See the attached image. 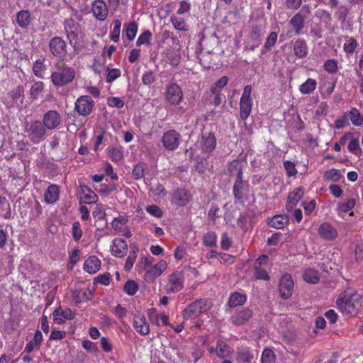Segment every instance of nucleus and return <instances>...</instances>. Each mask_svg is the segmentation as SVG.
<instances>
[{"label":"nucleus","instance_id":"1a4fd4ad","mask_svg":"<svg viewBox=\"0 0 363 363\" xmlns=\"http://www.w3.org/2000/svg\"><path fill=\"white\" fill-rule=\"evenodd\" d=\"M94 101L88 95L81 96L74 103V111L81 116H89L93 111Z\"/></svg>","mask_w":363,"mask_h":363},{"label":"nucleus","instance_id":"a19ab883","mask_svg":"<svg viewBox=\"0 0 363 363\" xmlns=\"http://www.w3.org/2000/svg\"><path fill=\"white\" fill-rule=\"evenodd\" d=\"M347 113V117L349 116L350 121L354 126L362 125L363 116L356 107L351 108V109Z\"/></svg>","mask_w":363,"mask_h":363},{"label":"nucleus","instance_id":"20e7f679","mask_svg":"<svg viewBox=\"0 0 363 363\" xmlns=\"http://www.w3.org/2000/svg\"><path fill=\"white\" fill-rule=\"evenodd\" d=\"M46 130V128L40 120L31 121L25 124V132L33 144H39L45 140Z\"/></svg>","mask_w":363,"mask_h":363},{"label":"nucleus","instance_id":"774afa93","mask_svg":"<svg viewBox=\"0 0 363 363\" xmlns=\"http://www.w3.org/2000/svg\"><path fill=\"white\" fill-rule=\"evenodd\" d=\"M283 165L289 177H294L297 174L296 165L293 162L289 160L284 161Z\"/></svg>","mask_w":363,"mask_h":363},{"label":"nucleus","instance_id":"423d86ee","mask_svg":"<svg viewBox=\"0 0 363 363\" xmlns=\"http://www.w3.org/2000/svg\"><path fill=\"white\" fill-rule=\"evenodd\" d=\"M234 203L243 205L249 199L250 184L243 179H235L233 187Z\"/></svg>","mask_w":363,"mask_h":363},{"label":"nucleus","instance_id":"c03bdc74","mask_svg":"<svg viewBox=\"0 0 363 363\" xmlns=\"http://www.w3.org/2000/svg\"><path fill=\"white\" fill-rule=\"evenodd\" d=\"M303 279L309 284H317L320 280L318 272L314 269H306L303 273Z\"/></svg>","mask_w":363,"mask_h":363},{"label":"nucleus","instance_id":"49530a36","mask_svg":"<svg viewBox=\"0 0 363 363\" xmlns=\"http://www.w3.org/2000/svg\"><path fill=\"white\" fill-rule=\"evenodd\" d=\"M253 357V354L248 347L241 348L238 352L237 359L242 362L250 363Z\"/></svg>","mask_w":363,"mask_h":363},{"label":"nucleus","instance_id":"0eeeda50","mask_svg":"<svg viewBox=\"0 0 363 363\" xmlns=\"http://www.w3.org/2000/svg\"><path fill=\"white\" fill-rule=\"evenodd\" d=\"M252 86L246 85L244 87L243 92L240 100V116L242 121L247 120L250 116L253 105L252 99L251 97Z\"/></svg>","mask_w":363,"mask_h":363},{"label":"nucleus","instance_id":"f03ea898","mask_svg":"<svg viewBox=\"0 0 363 363\" xmlns=\"http://www.w3.org/2000/svg\"><path fill=\"white\" fill-rule=\"evenodd\" d=\"M55 70L51 74V81L55 86H63L75 78L74 69L63 61L55 64Z\"/></svg>","mask_w":363,"mask_h":363},{"label":"nucleus","instance_id":"c9c22d12","mask_svg":"<svg viewBox=\"0 0 363 363\" xmlns=\"http://www.w3.org/2000/svg\"><path fill=\"white\" fill-rule=\"evenodd\" d=\"M228 171L230 177L235 175L236 179H243L242 164L238 160L230 162L228 167Z\"/></svg>","mask_w":363,"mask_h":363},{"label":"nucleus","instance_id":"bf43d9fd","mask_svg":"<svg viewBox=\"0 0 363 363\" xmlns=\"http://www.w3.org/2000/svg\"><path fill=\"white\" fill-rule=\"evenodd\" d=\"M138 252V248H137L136 250H133L129 252V255L125 260V263L124 265V269L126 272H129L132 269L134 263L135 262Z\"/></svg>","mask_w":363,"mask_h":363},{"label":"nucleus","instance_id":"c756f323","mask_svg":"<svg viewBox=\"0 0 363 363\" xmlns=\"http://www.w3.org/2000/svg\"><path fill=\"white\" fill-rule=\"evenodd\" d=\"M101 267V260L94 255L89 257L84 263V270L89 274L97 272Z\"/></svg>","mask_w":363,"mask_h":363},{"label":"nucleus","instance_id":"de8ad7c7","mask_svg":"<svg viewBox=\"0 0 363 363\" xmlns=\"http://www.w3.org/2000/svg\"><path fill=\"white\" fill-rule=\"evenodd\" d=\"M107 135H109V133H108L106 131H105L103 129H100L95 132V143H94V150L95 152H96L99 149L100 145H101L102 144H104L105 145L104 140H105V137ZM110 135H111L110 134Z\"/></svg>","mask_w":363,"mask_h":363},{"label":"nucleus","instance_id":"6ab92c4d","mask_svg":"<svg viewBox=\"0 0 363 363\" xmlns=\"http://www.w3.org/2000/svg\"><path fill=\"white\" fill-rule=\"evenodd\" d=\"M91 11L94 16L100 21H105L108 16V7L104 0H94L92 3Z\"/></svg>","mask_w":363,"mask_h":363},{"label":"nucleus","instance_id":"2f4dec72","mask_svg":"<svg viewBox=\"0 0 363 363\" xmlns=\"http://www.w3.org/2000/svg\"><path fill=\"white\" fill-rule=\"evenodd\" d=\"M306 16L300 12L296 13L289 21V25L293 28L295 34L299 35L305 26Z\"/></svg>","mask_w":363,"mask_h":363},{"label":"nucleus","instance_id":"79ce46f5","mask_svg":"<svg viewBox=\"0 0 363 363\" xmlns=\"http://www.w3.org/2000/svg\"><path fill=\"white\" fill-rule=\"evenodd\" d=\"M10 97L17 106H21L24 100V89L23 86H18L9 92Z\"/></svg>","mask_w":363,"mask_h":363},{"label":"nucleus","instance_id":"864d4df0","mask_svg":"<svg viewBox=\"0 0 363 363\" xmlns=\"http://www.w3.org/2000/svg\"><path fill=\"white\" fill-rule=\"evenodd\" d=\"M217 236L214 232H208L203 236V244L206 247H213L216 246Z\"/></svg>","mask_w":363,"mask_h":363},{"label":"nucleus","instance_id":"72a5a7b5","mask_svg":"<svg viewBox=\"0 0 363 363\" xmlns=\"http://www.w3.org/2000/svg\"><path fill=\"white\" fill-rule=\"evenodd\" d=\"M81 200L87 204L96 203L98 200L97 195L87 186L80 185Z\"/></svg>","mask_w":363,"mask_h":363},{"label":"nucleus","instance_id":"4c0bfd02","mask_svg":"<svg viewBox=\"0 0 363 363\" xmlns=\"http://www.w3.org/2000/svg\"><path fill=\"white\" fill-rule=\"evenodd\" d=\"M247 301V296L245 294L234 292L230 295L228 299V306L235 308L243 305Z\"/></svg>","mask_w":363,"mask_h":363},{"label":"nucleus","instance_id":"ea45409f","mask_svg":"<svg viewBox=\"0 0 363 363\" xmlns=\"http://www.w3.org/2000/svg\"><path fill=\"white\" fill-rule=\"evenodd\" d=\"M317 86V82L313 78H308L299 86V91L302 94H310L313 92Z\"/></svg>","mask_w":363,"mask_h":363},{"label":"nucleus","instance_id":"ddd939ff","mask_svg":"<svg viewBox=\"0 0 363 363\" xmlns=\"http://www.w3.org/2000/svg\"><path fill=\"white\" fill-rule=\"evenodd\" d=\"M208 351L209 354H216L219 359H223L232 354L233 349L224 340H218L216 342V347H209Z\"/></svg>","mask_w":363,"mask_h":363},{"label":"nucleus","instance_id":"39448f33","mask_svg":"<svg viewBox=\"0 0 363 363\" xmlns=\"http://www.w3.org/2000/svg\"><path fill=\"white\" fill-rule=\"evenodd\" d=\"M211 308V302L208 298H200L194 301L184 310L183 317L188 320L198 317L201 313Z\"/></svg>","mask_w":363,"mask_h":363},{"label":"nucleus","instance_id":"9d476101","mask_svg":"<svg viewBox=\"0 0 363 363\" xmlns=\"http://www.w3.org/2000/svg\"><path fill=\"white\" fill-rule=\"evenodd\" d=\"M294 280L290 274H283L279 281L278 289L280 296L283 299L289 298L294 292Z\"/></svg>","mask_w":363,"mask_h":363},{"label":"nucleus","instance_id":"052dcab7","mask_svg":"<svg viewBox=\"0 0 363 363\" xmlns=\"http://www.w3.org/2000/svg\"><path fill=\"white\" fill-rule=\"evenodd\" d=\"M170 20L175 29L182 31H186L188 30L186 22L183 18L173 16L171 17Z\"/></svg>","mask_w":363,"mask_h":363},{"label":"nucleus","instance_id":"0e129e2a","mask_svg":"<svg viewBox=\"0 0 363 363\" xmlns=\"http://www.w3.org/2000/svg\"><path fill=\"white\" fill-rule=\"evenodd\" d=\"M71 234L74 241L78 242L81 239L83 232L79 221H75L72 223Z\"/></svg>","mask_w":363,"mask_h":363},{"label":"nucleus","instance_id":"680f3d73","mask_svg":"<svg viewBox=\"0 0 363 363\" xmlns=\"http://www.w3.org/2000/svg\"><path fill=\"white\" fill-rule=\"evenodd\" d=\"M125 26V25H124ZM138 32V24L135 22H130L126 25L125 35L129 40H133Z\"/></svg>","mask_w":363,"mask_h":363},{"label":"nucleus","instance_id":"58836bf2","mask_svg":"<svg viewBox=\"0 0 363 363\" xmlns=\"http://www.w3.org/2000/svg\"><path fill=\"white\" fill-rule=\"evenodd\" d=\"M289 223V218L287 216L279 214L274 216L268 223L269 225L277 228V229H282L284 228L286 225Z\"/></svg>","mask_w":363,"mask_h":363},{"label":"nucleus","instance_id":"09e8293b","mask_svg":"<svg viewBox=\"0 0 363 363\" xmlns=\"http://www.w3.org/2000/svg\"><path fill=\"white\" fill-rule=\"evenodd\" d=\"M44 89V83L43 82H35L30 89V97L33 100L38 99L40 94Z\"/></svg>","mask_w":363,"mask_h":363},{"label":"nucleus","instance_id":"a211bd4d","mask_svg":"<svg viewBox=\"0 0 363 363\" xmlns=\"http://www.w3.org/2000/svg\"><path fill=\"white\" fill-rule=\"evenodd\" d=\"M133 326L135 330L142 336H145L150 333V323L143 313H138L133 316Z\"/></svg>","mask_w":363,"mask_h":363},{"label":"nucleus","instance_id":"a18cd8bd","mask_svg":"<svg viewBox=\"0 0 363 363\" xmlns=\"http://www.w3.org/2000/svg\"><path fill=\"white\" fill-rule=\"evenodd\" d=\"M166 58L169 64L172 67H177L181 61V55L179 52L174 49H170L167 50Z\"/></svg>","mask_w":363,"mask_h":363},{"label":"nucleus","instance_id":"e433bc0d","mask_svg":"<svg viewBox=\"0 0 363 363\" xmlns=\"http://www.w3.org/2000/svg\"><path fill=\"white\" fill-rule=\"evenodd\" d=\"M16 20L21 28H26L31 21L30 13L28 10H21L17 13Z\"/></svg>","mask_w":363,"mask_h":363},{"label":"nucleus","instance_id":"393cba45","mask_svg":"<svg viewBox=\"0 0 363 363\" xmlns=\"http://www.w3.org/2000/svg\"><path fill=\"white\" fill-rule=\"evenodd\" d=\"M202 151L206 153L212 152L216 146V138L213 133H203L202 135L201 141Z\"/></svg>","mask_w":363,"mask_h":363},{"label":"nucleus","instance_id":"13d9d810","mask_svg":"<svg viewBox=\"0 0 363 363\" xmlns=\"http://www.w3.org/2000/svg\"><path fill=\"white\" fill-rule=\"evenodd\" d=\"M46 69L44 60H38L33 63V71L38 78H43V72Z\"/></svg>","mask_w":363,"mask_h":363},{"label":"nucleus","instance_id":"f704fd0d","mask_svg":"<svg viewBox=\"0 0 363 363\" xmlns=\"http://www.w3.org/2000/svg\"><path fill=\"white\" fill-rule=\"evenodd\" d=\"M343 51L347 55H352L359 46L357 40L354 37L344 35Z\"/></svg>","mask_w":363,"mask_h":363},{"label":"nucleus","instance_id":"6e6d98bb","mask_svg":"<svg viewBox=\"0 0 363 363\" xmlns=\"http://www.w3.org/2000/svg\"><path fill=\"white\" fill-rule=\"evenodd\" d=\"M315 15L325 25H330L332 21V16L330 12L325 9H318Z\"/></svg>","mask_w":363,"mask_h":363},{"label":"nucleus","instance_id":"2eb2a0df","mask_svg":"<svg viewBox=\"0 0 363 363\" xmlns=\"http://www.w3.org/2000/svg\"><path fill=\"white\" fill-rule=\"evenodd\" d=\"M61 122V116L55 110L48 111L43 117L42 123L47 130H52L57 128Z\"/></svg>","mask_w":363,"mask_h":363},{"label":"nucleus","instance_id":"a878e982","mask_svg":"<svg viewBox=\"0 0 363 363\" xmlns=\"http://www.w3.org/2000/svg\"><path fill=\"white\" fill-rule=\"evenodd\" d=\"M75 317L70 308L62 309L60 306L53 312L54 321L58 324L64 323L67 320H72Z\"/></svg>","mask_w":363,"mask_h":363},{"label":"nucleus","instance_id":"c85d7f7f","mask_svg":"<svg viewBox=\"0 0 363 363\" xmlns=\"http://www.w3.org/2000/svg\"><path fill=\"white\" fill-rule=\"evenodd\" d=\"M60 197V188L56 184H50L45 190L44 200L48 204H52L58 201Z\"/></svg>","mask_w":363,"mask_h":363},{"label":"nucleus","instance_id":"aec40b11","mask_svg":"<svg viewBox=\"0 0 363 363\" xmlns=\"http://www.w3.org/2000/svg\"><path fill=\"white\" fill-rule=\"evenodd\" d=\"M147 315L150 322L157 326L170 325L169 316L164 313H159L156 308H152L148 309Z\"/></svg>","mask_w":363,"mask_h":363},{"label":"nucleus","instance_id":"8fccbe9b","mask_svg":"<svg viewBox=\"0 0 363 363\" xmlns=\"http://www.w3.org/2000/svg\"><path fill=\"white\" fill-rule=\"evenodd\" d=\"M277 356L272 349L264 348L261 357V363H276Z\"/></svg>","mask_w":363,"mask_h":363},{"label":"nucleus","instance_id":"473e14b6","mask_svg":"<svg viewBox=\"0 0 363 363\" xmlns=\"http://www.w3.org/2000/svg\"><path fill=\"white\" fill-rule=\"evenodd\" d=\"M294 52L298 58L306 57L308 53V48L304 39L298 38L294 42Z\"/></svg>","mask_w":363,"mask_h":363},{"label":"nucleus","instance_id":"4468645a","mask_svg":"<svg viewBox=\"0 0 363 363\" xmlns=\"http://www.w3.org/2000/svg\"><path fill=\"white\" fill-rule=\"evenodd\" d=\"M167 268V264L164 260H160L152 265L145 274L144 279L147 282H152L159 277Z\"/></svg>","mask_w":363,"mask_h":363},{"label":"nucleus","instance_id":"69168bd1","mask_svg":"<svg viewBox=\"0 0 363 363\" xmlns=\"http://www.w3.org/2000/svg\"><path fill=\"white\" fill-rule=\"evenodd\" d=\"M124 291L129 296L135 295L138 290V284L133 280H128L124 285Z\"/></svg>","mask_w":363,"mask_h":363},{"label":"nucleus","instance_id":"dca6fc26","mask_svg":"<svg viewBox=\"0 0 363 363\" xmlns=\"http://www.w3.org/2000/svg\"><path fill=\"white\" fill-rule=\"evenodd\" d=\"M318 234L326 241H333L338 236L337 230L328 222H324L319 225Z\"/></svg>","mask_w":363,"mask_h":363},{"label":"nucleus","instance_id":"bb28decb","mask_svg":"<svg viewBox=\"0 0 363 363\" xmlns=\"http://www.w3.org/2000/svg\"><path fill=\"white\" fill-rule=\"evenodd\" d=\"M218 44V40L214 35L209 37L203 36L199 41L201 48L208 54L213 51Z\"/></svg>","mask_w":363,"mask_h":363},{"label":"nucleus","instance_id":"4d7b16f0","mask_svg":"<svg viewBox=\"0 0 363 363\" xmlns=\"http://www.w3.org/2000/svg\"><path fill=\"white\" fill-rule=\"evenodd\" d=\"M92 214L96 222L104 220L106 219V213L104 208V206L101 203L96 204Z\"/></svg>","mask_w":363,"mask_h":363},{"label":"nucleus","instance_id":"3c124183","mask_svg":"<svg viewBox=\"0 0 363 363\" xmlns=\"http://www.w3.org/2000/svg\"><path fill=\"white\" fill-rule=\"evenodd\" d=\"M113 28L110 33V38L114 43H118L120 39L121 21L119 19L113 21Z\"/></svg>","mask_w":363,"mask_h":363},{"label":"nucleus","instance_id":"7ed1b4c3","mask_svg":"<svg viewBox=\"0 0 363 363\" xmlns=\"http://www.w3.org/2000/svg\"><path fill=\"white\" fill-rule=\"evenodd\" d=\"M184 276L182 271H174L162 279L160 286V291L167 294L178 293L184 289Z\"/></svg>","mask_w":363,"mask_h":363},{"label":"nucleus","instance_id":"412c9836","mask_svg":"<svg viewBox=\"0 0 363 363\" xmlns=\"http://www.w3.org/2000/svg\"><path fill=\"white\" fill-rule=\"evenodd\" d=\"M111 254L118 258L123 257L128 252V244L126 241L121 238L113 239L111 245Z\"/></svg>","mask_w":363,"mask_h":363},{"label":"nucleus","instance_id":"b1692460","mask_svg":"<svg viewBox=\"0 0 363 363\" xmlns=\"http://www.w3.org/2000/svg\"><path fill=\"white\" fill-rule=\"evenodd\" d=\"M93 296L94 293L89 288L77 289L72 291V299L77 304L91 300Z\"/></svg>","mask_w":363,"mask_h":363},{"label":"nucleus","instance_id":"338daca9","mask_svg":"<svg viewBox=\"0 0 363 363\" xmlns=\"http://www.w3.org/2000/svg\"><path fill=\"white\" fill-rule=\"evenodd\" d=\"M145 164L143 162L137 164L132 172L133 177L135 179L139 180L143 178Z\"/></svg>","mask_w":363,"mask_h":363},{"label":"nucleus","instance_id":"5701e85b","mask_svg":"<svg viewBox=\"0 0 363 363\" xmlns=\"http://www.w3.org/2000/svg\"><path fill=\"white\" fill-rule=\"evenodd\" d=\"M303 195V188L302 186L294 189L290 192L287 197L286 208L288 211H292L301 200Z\"/></svg>","mask_w":363,"mask_h":363},{"label":"nucleus","instance_id":"4be33fe9","mask_svg":"<svg viewBox=\"0 0 363 363\" xmlns=\"http://www.w3.org/2000/svg\"><path fill=\"white\" fill-rule=\"evenodd\" d=\"M253 312L248 308L236 311L231 317V323L237 326L242 325L252 317Z\"/></svg>","mask_w":363,"mask_h":363},{"label":"nucleus","instance_id":"603ef678","mask_svg":"<svg viewBox=\"0 0 363 363\" xmlns=\"http://www.w3.org/2000/svg\"><path fill=\"white\" fill-rule=\"evenodd\" d=\"M228 77L223 76L220 78L216 82H215L211 88V91L212 94H220L222 89L228 84Z\"/></svg>","mask_w":363,"mask_h":363},{"label":"nucleus","instance_id":"f3484780","mask_svg":"<svg viewBox=\"0 0 363 363\" xmlns=\"http://www.w3.org/2000/svg\"><path fill=\"white\" fill-rule=\"evenodd\" d=\"M191 200V194L183 188H177L172 195V203L180 207L186 206Z\"/></svg>","mask_w":363,"mask_h":363},{"label":"nucleus","instance_id":"5fc2aeb1","mask_svg":"<svg viewBox=\"0 0 363 363\" xmlns=\"http://www.w3.org/2000/svg\"><path fill=\"white\" fill-rule=\"evenodd\" d=\"M323 68L327 72L335 74L338 69V62L335 59H328L324 62Z\"/></svg>","mask_w":363,"mask_h":363},{"label":"nucleus","instance_id":"9b49d317","mask_svg":"<svg viewBox=\"0 0 363 363\" xmlns=\"http://www.w3.org/2000/svg\"><path fill=\"white\" fill-rule=\"evenodd\" d=\"M181 140L180 134L175 130L165 132L162 137L163 146L169 151H174L178 148Z\"/></svg>","mask_w":363,"mask_h":363},{"label":"nucleus","instance_id":"7c9ffc66","mask_svg":"<svg viewBox=\"0 0 363 363\" xmlns=\"http://www.w3.org/2000/svg\"><path fill=\"white\" fill-rule=\"evenodd\" d=\"M64 27L67 38L72 41V39L77 37V33L79 29V24L73 18H69L65 21Z\"/></svg>","mask_w":363,"mask_h":363},{"label":"nucleus","instance_id":"e2e57ef3","mask_svg":"<svg viewBox=\"0 0 363 363\" xmlns=\"http://www.w3.org/2000/svg\"><path fill=\"white\" fill-rule=\"evenodd\" d=\"M255 278L257 280L269 281L270 277L268 272L260 266H255Z\"/></svg>","mask_w":363,"mask_h":363},{"label":"nucleus","instance_id":"f8f14e48","mask_svg":"<svg viewBox=\"0 0 363 363\" xmlns=\"http://www.w3.org/2000/svg\"><path fill=\"white\" fill-rule=\"evenodd\" d=\"M49 48L52 54L58 58H63L67 55V44L60 37H53L49 42Z\"/></svg>","mask_w":363,"mask_h":363},{"label":"nucleus","instance_id":"f257e3e1","mask_svg":"<svg viewBox=\"0 0 363 363\" xmlns=\"http://www.w3.org/2000/svg\"><path fill=\"white\" fill-rule=\"evenodd\" d=\"M362 299V296L357 292L352 294L343 292L338 296L336 305L342 313L355 315L361 307Z\"/></svg>","mask_w":363,"mask_h":363},{"label":"nucleus","instance_id":"6e6552de","mask_svg":"<svg viewBox=\"0 0 363 363\" xmlns=\"http://www.w3.org/2000/svg\"><path fill=\"white\" fill-rule=\"evenodd\" d=\"M164 96L170 105L178 106L183 99L184 94L180 86L175 82H171L166 86Z\"/></svg>","mask_w":363,"mask_h":363},{"label":"nucleus","instance_id":"cd10ccee","mask_svg":"<svg viewBox=\"0 0 363 363\" xmlns=\"http://www.w3.org/2000/svg\"><path fill=\"white\" fill-rule=\"evenodd\" d=\"M43 342V335L40 330H37L33 338L29 341L25 347L24 352L31 353L35 350H39Z\"/></svg>","mask_w":363,"mask_h":363},{"label":"nucleus","instance_id":"37998d69","mask_svg":"<svg viewBox=\"0 0 363 363\" xmlns=\"http://www.w3.org/2000/svg\"><path fill=\"white\" fill-rule=\"evenodd\" d=\"M107 152L113 162H119L123 160L124 155L123 147H110L107 149Z\"/></svg>","mask_w":363,"mask_h":363}]
</instances>
